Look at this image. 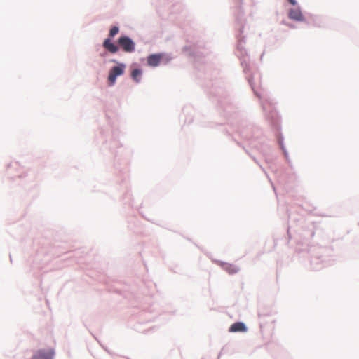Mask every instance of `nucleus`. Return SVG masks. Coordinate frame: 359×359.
I'll return each instance as SVG.
<instances>
[{"label":"nucleus","mask_w":359,"mask_h":359,"mask_svg":"<svg viewBox=\"0 0 359 359\" xmlns=\"http://www.w3.org/2000/svg\"><path fill=\"white\" fill-rule=\"evenodd\" d=\"M124 69L125 65L123 64H120L111 68L108 76L109 86H111L114 85L116 77L123 74Z\"/></svg>","instance_id":"obj_1"},{"label":"nucleus","mask_w":359,"mask_h":359,"mask_svg":"<svg viewBox=\"0 0 359 359\" xmlns=\"http://www.w3.org/2000/svg\"><path fill=\"white\" fill-rule=\"evenodd\" d=\"M55 351L52 348H41L34 352L32 359H53Z\"/></svg>","instance_id":"obj_2"},{"label":"nucleus","mask_w":359,"mask_h":359,"mask_svg":"<svg viewBox=\"0 0 359 359\" xmlns=\"http://www.w3.org/2000/svg\"><path fill=\"white\" fill-rule=\"evenodd\" d=\"M118 43L123 50L126 53H132L135 50V43L128 36H121L118 39Z\"/></svg>","instance_id":"obj_3"},{"label":"nucleus","mask_w":359,"mask_h":359,"mask_svg":"<svg viewBox=\"0 0 359 359\" xmlns=\"http://www.w3.org/2000/svg\"><path fill=\"white\" fill-rule=\"evenodd\" d=\"M220 266L225 271H226L230 275L235 274L239 271V268L233 264L222 262L221 263Z\"/></svg>","instance_id":"obj_4"},{"label":"nucleus","mask_w":359,"mask_h":359,"mask_svg":"<svg viewBox=\"0 0 359 359\" xmlns=\"http://www.w3.org/2000/svg\"><path fill=\"white\" fill-rule=\"evenodd\" d=\"M229 332H244L247 331V327L242 322H237L231 325L229 327Z\"/></svg>","instance_id":"obj_5"},{"label":"nucleus","mask_w":359,"mask_h":359,"mask_svg":"<svg viewBox=\"0 0 359 359\" xmlns=\"http://www.w3.org/2000/svg\"><path fill=\"white\" fill-rule=\"evenodd\" d=\"M103 47L111 53H116L118 50L117 46L114 44L110 39H106L103 43Z\"/></svg>","instance_id":"obj_6"},{"label":"nucleus","mask_w":359,"mask_h":359,"mask_svg":"<svg viewBox=\"0 0 359 359\" xmlns=\"http://www.w3.org/2000/svg\"><path fill=\"white\" fill-rule=\"evenodd\" d=\"M161 58L162 55L160 54L151 55L147 58L148 65L152 67H156L159 65Z\"/></svg>","instance_id":"obj_7"},{"label":"nucleus","mask_w":359,"mask_h":359,"mask_svg":"<svg viewBox=\"0 0 359 359\" xmlns=\"http://www.w3.org/2000/svg\"><path fill=\"white\" fill-rule=\"evenodd\" d=\"M289 18L297 21H301L303 20L302 14L299 9H292L289 12Z\"/></svg>","instance_id":"obj_8"},{"label":"nucleus","mask_w":359,"mask_h":359,"mask_svg":"<svg viewBox=\"0 0 359 359\" xmlns=\"http://www.w3.org/2000/svg\"><path fill=\"white\" fill-rule=\"evenodd\" d=\"M142 75V71L139 69H135L132 71L131 76L136 82L140 81V78Z\"/></svg>","instance_id":"obj_9"},{"label":"nucleus","mask_w":359,"mask_h":359,"mask_svg":"<svg viewBox=\"0 0 359 359\" xmlns=\"http://www.w3.org/2000/svg\"><path fill=\"white\" fill-rule=\"evenodd\" d=\"M119 32V28L116 26H114L109 30V36L111 38H113L115 35H116Z\"/></svg>","instance_id":"obj_10"},{"label":"nucleus","mask_w":359,"mask_h":359,"mask_svg":"<svg viewBox=\"0 0 359 359\" xmlns=\"http://www.w3.org/2000/svg\"><path fill=\"white\" fill-rule=\"evenodd\" d=\"M288 1L292 5H296L297 4L295 0H288Z\"/></svg>","instance_id":"obj_11"}]
</instances>
